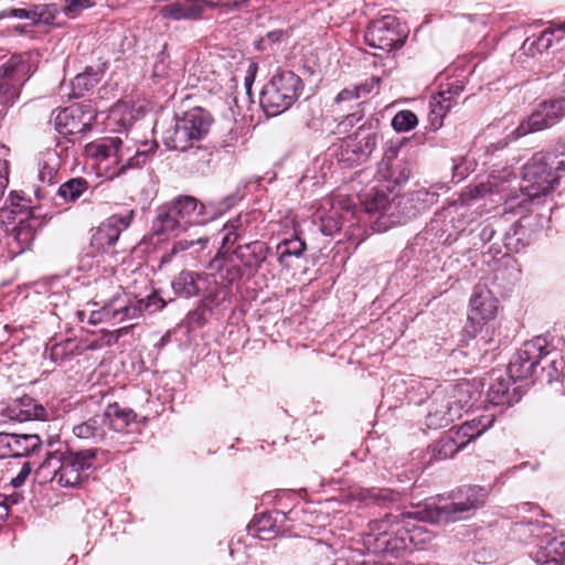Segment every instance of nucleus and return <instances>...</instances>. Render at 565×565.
<instances>
[{
    "label": "nucleus",
    "instance_id": "obj_1",
    "mask_svg": "<svg viewBox=\"0 0 565 565\" xmlns=\"http://www.w3.org/2000/svg\"><path fill=\"white\" fill-rule=\"evenodd\" d=\"M565 170V159L556 153H539L523 168V182L519 193L511 192L505 199L510 210L526 209L529 204L541 203L558 182L556 172Z\"/></svg>",
    "mask_w": 565,
    "mask_h": 565
},
{
    "label": "nucleus",
    "instance_id": "obj_2",
    "mask_svg": "<svg viewBox=\"0 0 565 565\" xmlns=\"http://www.w3.org/2000/svg\"><path fill=\"white\" fill-rule=\"evenodd\" d=\"M85 152L97 161L109 180L121 175L128 169L141 167L149 156V150L140 149L127 134L125 138L105 137L93 141L86 145Z\"/></svg>",
    "mask_w": 565,
    "mask_h": 565
},
{
    "label": "nucleus",
    "instance_id": "obj_3",
    "mask_svg": "<svg viewBox=\"0 0 565 565\" xmlns=\"http://www.w3.org/2000/svg\"><path fill=\"white\" fill-rule=\"evenodd\" d=\"M96 449L51 454L40 465L36 476L41 482H55L63 488H77L87 478L96 459Z\"/></svg>",
    "mask_w": 565,
    "mask_h": 565
},
{
    "label": "nucleus",
    "instance_id": "obj_4",
    "mask_svg": "<svg viewBox=\"0 0 565 565\" xmlns=\"http://www.w3.org/2000/svg\"><path fill=\"white\" fill-rule=\"evenodd\" d=\"M209 220L205 205L193 196L184 195L158 211L152 230L157 235L177 236L191 226L205 224Z\"/></svg>",
    "mask_w": 565,
    "mask_h": 565
},
{
    "label": "nucleus",
    "instance_id": "obj_5",
    "mask_svg": "<svg viewBox=\"0 0 565 565\" xmlns=\"http://www.w3.org/2000/svg\"><path fill=\"white\" fill-rule=\"evenodd\" d=\"M302 81L291 71L274 75L260 93V106L267 116H277L289 109L300 96Z\"/></svg>",
    "mask_w": 565,
    "mask_h": 565
},
{
    "label": "nucleus",
    "instance_id": "obj_6",
    "mask_svg": "<svg viewBox=\"0 0 565 565\" xmlns=\"http://www.w3.org/2000/svg\"><path fill=\"white\" fill-rule=\"evenodd\" d=\"M152 306L154 310L161 309L164 307V302L156 295L147 297L146 300H136L128 294L118 291L104 303L100 310L92 311L88 322L94 326L103 321L121 323L139 318L145 309Z\"/></svg>",
    "mask_w": 565,
    "mask_h": 565
},
{
    "label": "nucleus",
    "instance_id": "obj_7",
    "mask_svg": "<svg viewBox=\"0 0 565 565\" xmlns=\"http://www.w3.org/2000/svg\"><path fill=\"white\" fill-rule=\"evenodd\" d=\"M210 125V115L202 108H193L164 132L163 142L171 150L185 151L207 134Z\"/></svg>",
    "mask_w": 565,
    "mask_h": 565
},
{
    "label": "nucleus",
    "instance_id": "obj_8",
    "mask_svg": "<svg viewBox=\"0 0 565 565\" xmlns=\"http://www.w3.org/2000/svg\"><path fill=\"white\" fill-rule=\"evenodd\" d=\"M405 535L397 516L386 515L369 523L366 545L374 553H394L406 547Z\"/></svg>",
    "mask_w": 565,
    "mask_h": 565
},
{
    "label": "nucleus",
    "instance_id": "obj_9",
    "mask_svg": "<svg viewBox=\"0 0 565 565\" xmlns=\"http://www.w3.org/2000/svg\"><path fill=\"white\" fill-rule=\"evenodd\" d=\"M565 116V97L552 98L537 105L533 113L513 131L514 138L547 129Z\"/></svg>",
    "mask_w": 565,
    "mask_h": 565
},
{
    "label": "nucleus",
    "instance_id": "obj_10",
    "mask_svg": "<svg viewBox=\"0 0 565 565\" xmlns=\"http://www.w3.org/2000/svg\"><path fill=\"white\" fill-rule=\"evenodd\" d=\"M565 116V97L552 98L537 105L533 113L513 131L514 138L547 129Z\"/></svg>",
    "mask_w": 565,
    "mask_h": 565
},
{
    "label": "nucleus",
    "instance_id": "obj_11",
    "mask_svg": "<svg viewBox=\"0 0 565 565\" xmlns=\"http://www.w3.org/2000/svg\"><path fill=\"white\" fill-rule=\"evenodd\" d=\"M565 116V97L552 98L537 105L533 113L513 131L514 138L547 129Z\"/></svg>",
    "mask_w": 565,
    "mask_h": 565
},
{
    "label": "nucleus",
    "instance_id": "obj_12",
    "mask_svg": "<svg viewBox=\"0 0 565 565\" xmlns=\"http://www.w3.org/2000/svg\"><path fill=\"white\" fill-rule=\"evenodd\" d=\"M547 354L546 339L536 337L524 342L509 363L508 372L510 377L523 380L532 376L540 361Z\"/></svg>",
    "mask_w": 565,
    "mask_h": 565
},
{
    "label": "nucleus",
    "instance_id": "obj_13",
    "mask_svg": "<svg viewBox=\"0 0 565 565\" xmlns=\"http://www.w3.org/2000/svg\"><path fill=\"white\" fill-rule=\"evenodd\" d=\"M406 36V31L401 26L397 18L393 15H385L373 21L365 32L366 43L384 51L401 47Z\"/></svg>",
    "mask_w": 565,
    "mask_h": 565
},
{
    "label": "nucleus",
    "instance_id": "obj_14",
    "mask_svg": "<svg viewBox=\"0 0 565 565\" xmlns=\"http://www.w3.org/2000/svg\"><path fill=\"white\" fill-rule=\"evenodd\" d=\"M463 406L456 398V390L449 392H435L426 416V424L431 429H439L450 425L461 416Z\"/></svg>",
    "mask_w": 565,
    "mask_h": 565
},
{
    "label": "nucleus",
    "instance_id": "obj_15",
    "mask_svg": "<svg viewBox=\"0 0 565 565\" xmlns=\"http://www.w3.org/2000/svg\"><path fill=\"white\" fill-rule=\"evenodd\" d=\"M216 278L213 274L182 270L171 282L179 297L210 296L214 292Z\"/></svg>",
    "mask_w": 565,
    "mask_h": 565
},
{
    "label": "nucleus",
    "instance_id": "obj_16",
    "mask_svg": "<svg viewBox=\"0 0 565 565\" xmlns=\"http://www.w3.org/2000/svg\"><path fill=\"white\" fill-rule=\"evenodd\" d=\"M516 177L510 170H502L490 174L486 182L467 188L454 203V206L467 205L471 200L483 198L487 194H503L511 191L510 184Z\"/></svg>",
    "mask_w": 565,
    "mask_h": 565
},
{
    "label": "nucleus",
    "instance_id": "obj_17",
    "mask_svg": "<svg viewBox=\"0 0 565 565\" xmlns=\"http://www.w3.org/2000/svg\"><path fill=\"white\" fill-rule=\"evenodd\" d=\"M452 498L451 502L436 507L439 518L456 521L462 519L466 512L477 509L481 504L479 491L472 487L460 489Z\"/></svg>",
    "mask_w": 565,
    "mask_h": 565
},
{
    "label": "nucleus",
    "instance_id": "obj_18",
    "mask_svg": "<svg viewBox=\"0 0 565 565\" xmlns=\"http://www.w3.org/2000/svg\"><path fill=\"white\" fill-rule=\"evenodd\" d=\"M498 303V299L487 289L473 294L468 313V321L473 327V332H478L482 326L497 317Z\"/></svg>",
    "mask_w": 565,
    "mask_h": 565
},
{
    "label": "nucleus",
    "instance_id": "obj_19",
    "mask_svg": "<svg viewBox=\"0 0 565 565\" xmlns=\"http://www.w3.org/2000/svg\"><path fill=\"white\" fill-rule=\"evenodd\" d=\"M41 445L38 435L0 433V458L28 456Z\"/></svg>",
    "mask_w": 565,
    "mask_h": 565
},
{
    "label": "nucleus",
    "instance_id": "obj_20",
    "mask_svg": "<svg viewBox=\"0 0 565 565\" xmlns=\"http://www.w3.org/2000/svg\"><path fill=\"white\" fill-rule=\"evenodd\" d=\"M398 150L390 147L377 167V175L382 180L394 184L406 182L411 175V166L406 160H397Z\"/></svg>",
    "mask_w": 565,
    "mask_h": 565
},
{
    "label": "nucleus",
    "instance_id": "obj_21",
    "mask_svg": "<svg viewBox=\"0 0 565 565\" xmlns=\"http://www.w3.org/2000/svg\"><path fill=\"white\" fill-rule=\"evenodd\" d=\"M128 226V223L120 216L113 215L103 222L93 233L92 246L99 252L111 247L119 238L120 233Z\"/></svg>",
    "mask_w": 565,
    "mask_h": 565
},
{
    "label": "nucleus",
    "instance_id": "obj_22",
    "mask_svg": "<svg viewBox=\"0 0 565 565\" xmlns=\"http://www.w3.org/2000/svg\"><path fill=\"white\" fill-rule=\"evenodd\" d=\"M84 111L79 106H71L61 111L55 117L54 125L61 135L70 136L82 134L89 127L92 116L85 120Z\"/></svg>",
    "mask_w": 565,
    "mask_h": 565
},
{
    "label": "nucleus",
    "instance_id": "obj_23",
    "mask_svg": "<svg viewBox=\"0 0 565 565\" xmlns=\"http://www.w3.org/2000/svg\"><path fill=\"white\" fill-rule=\"evenodd\" d=\"M31 72L29 57L13 54L0 64V81L24 85Z\"/></svg>",
    "mask_w": 565,
    "mask_h": 565
},
{
    "label": "nucleus",
    "instance_id": "obj_24",
    "mask_svg": "<svg viewBox=\"0 0 565 565\" xmlns=\"http://www.w3.org/2000/svg\"><path fill=\"white\" fill-rule=\"evenodd\" d=\"M534 559L539 564H564L565 534L542 541L534 553Z\"/></svg>",
    "mask_w": 565,
    "mask_h": 565
},
{
    "label": "nucleus",
    "instance_id": "obj_25",
    "mask_svg": "<svg viewBox=\"0 0 565 565\" xmlns=\"http://www.w3.org/2000/svg\"><path fill=\"white\" fill-rule=\"evenodd\" d=\"M73 434L82 439H92L96 443L108 441L113 439V435H108L105 424V416L97 414L87 420L73 427Z\"/></svg>",
    "mask_w": 565,
    "mask_h": 565
},
{
    "label": "nucleus",
    "instance_id": "obj_26",
    "mask_svg": "<svg viewBox=\"0 0 565 565\" xmlns=\"http://www.w3.org/2000/svg\"><path fill=\"white\" fill-rule=\"evenodd\" d=\"M103 416H105V424L110 433H122L125 429L136 420V413L131 408L121 407L118 403L107 405Z\"/></svg>",
    "mask_w": 565,
    "mask_h": 565
},
{
    "label": "nucleus",
    "instance_id": "obj_27",
    "mask_svg": "<svg viewBox=\"0 0 565 565\" xmlns=\"http://www.w3.org/2000/svg\"><path fill=\"white\" fill-rule=\"evenodd\" d=\"M234 253L246 267L257 270L267 258L268 247L265 243L255 241L239 245Z\"/></svg>",
    "mask_w": 565,
    "mask_h": 565
},
{
    "label": "nucleus",
    "instance_id": "obj_28",
    "mask_svg": "<svg viewBox=\"0 0 565 565\" xmlns=\"http://www.w3.org/2000/svg\"><path fill=\"white\" fill-rule=\"evenodd\" d=\"M493 422L494 419L492 416H481L472 420L466 422L452 434L457 438H459V440H463L466 446L470 441L478 438L489 427H491Z\"/></svg>",
    "mask_w": 565,
    "mask_h": 565
},
{
    "label": "nucleus",
    "instance_id": "obj_29",
    "mask_svg": "<svg viewBox=\"0 0 565 565\" xmlns=\"http://www.w3.org/2000/svg\"><path fill=\"white\" fill-rule=\"evenodd\" d=\"M161 14L163 18L171 20H196L202 14V7L175 2L162 7Z\"/></svg>",
    "mask_w": 565,
    "mask_h": 565
},
{
    "label": "nucleus",
    "instance_id": "obj_30",
    "mask_svg": "<svg viewBox=\"0 0 565 565\" xmlns=\"http://www.w3.org/2000/svg\"><path fill=\"white\" fill-rule=\"evenodd\" d=\"M347 145L352 147L353 152H356L359 156L367 157L376 146V137L373 134L359 129L348 138Z\"/></svg>",
    "mask_w": 565,
    "mask_h": 565
},
{
    "label": "nucleus",
    "instance_id": "obj_31",
    "mask_svg": "<svg viewBox=\"0 0 565 565\" xmlns=\"http://www.w3.org/2000/svg\"><path fill=\"white\" fill-rule=\"evenodd\" d=\"M361 203L363 204L364 211L370 214L376 212L385 213L391 209V202L387 194L375 188H372L363 195Z\"/></svg>",
    "mask_w": 565,
    "mask_h": 565
},
{
    "label": "nucleus",
    "instance_id": "obj_32",
    "mask_svg": "<svg viewBox=\"0 0 565 565\" xmlns=\"http://www.w3.org/2000/svg\"><path fill=\"white\" fill-rule=\"evenodd\" d=\"M88 186L86 179L72 178L60 185L57 193L66 202H75Z\"/></svg>",
    "mask_w": 565,
    "mask_h": 565
},
{
    "label": "nucleus",
    "instance_id": "obj_33",
    "mask_svg": "<svg viewBox=\"0 0 565 565\" xmlns=\"http://www.w3.org/2000/svg\"><path fill=\"white\" fill-rule=\"evenodd\" d=\"M557 32L562 33L559 36H557V40L559 41L565 35V23L558 25L556 29L551 28L544 30L537 38L526 39L524 42V47H535L537 52H543L552 45L554 35Z\"/></svg>",
    "mask_w": 565,
    "mask_h": 565
},
{
    "label": "nucleus",
    "instance_id": "obj_34",
    "mask_svg": "<svg viewBox=\"0 0 565 565\" xmlns=\"http://www.w3.org/2000/svg\"><path fill=\"white\" fill-rule=\"evenodd\" d=\"M306 250V243L299 237H292L289 239H285L277 246V252L279 254V263L281 265H287V259L289 257H299Z\"/></svg>",
    "mask_w": 565,
    "mask_h": 565
},
{
    "label": "nucleus",
    "instance_id": "obj_35",
    "mask_svg": "<svg viewBox=\"0 0 565 565\" xmlns=\"http://www.w3.org/2000/svg\"><path fill=\"white\" fill-rule=\"evenodd\" d=\"M109 119L126 129L136 121L137 113L131 105L117 103L110 110Z\"/></svg>",
    "mask_w": 565,
    "mask_h": 565
},
{
    "label": "nucleus",
    "instance_id": "obj_36",
    "mask_svg": "<svg viewBox=\"0 0 565 565\" xmlns=\"http://www.w3.org/2000/svg\"><path fill=\"white\" fill-rule=\"evenodd\" d=\"M462 90V86H451L447 92L439 93L438 97L434 98L431 103V111L436 116L444 117L447 111L452 107V98Z\"/></svg>",
    "mask_w": 565,
    "mask_h": 565
},
{
    "label": "nucleus",
    "instance_id": "obj_37",
    "mask_svg": "<svg viewBox=\"0 0 565 565\" xmlns=\"http://www.w3.org/2000/svg\"><path fill=\"white\" fill-rule=\"evenodd\" d=\"M465 447V441L459 440L454 434L443 437L434 448L439 459L450 458Z\"/></svg>",
    "mask_w": 565,
    "mask_h": 565
},
{
    "label": "nucleus",
    "instance_id": "obj_38",
    "mask_svg": "<svg viewBox=\"0 0 565 565\" xmlns=\"http://www.w3.org/2000/svg\"><path fill=\"white\" fill-rule=\"evenodd\" d=\"M56 174V163L53 154L38 161L36 179L42 184H52Z\"/></svg>",
    "mask_w": 565,
    "mask_h": 565
},
{
    "label": "nucleus",
    "instance_id": "obj_39",
    "mask_svg": "<svg viewBox=\"0 0 565 565\" xmlns=\"http://www.w3.org/2000/svg\"><path fill=\"white\" fill-rule=\"evenodd\" d=\"M14 239L21 245L22 248L28 247L34 239L35 230L32 220L20 221L13 230Z\"/></svg>",
    "mask_w": 565,
    "mask_h": 565
},
{
    "label": "nucleus",
    "instance_id": "obj_40",
    "mask_svg": "<svg viewBox=\"0 0 565 565\" xmlns=\"http://www.w3.org/2000/svg\"><path fill=\"white\" fill-rule=\"evenodd\" d=\"M207 242V237H199L196 239H180L173 243L171 249L162 257V262H170L172 257L180 252L191 249L194 246H200V249H203L206 247Z\"/></svg>",
    "mask_w": 565,
    "mask_h": 565
},
{
    "label": "nucleus",
    "instance_id": "obj_41",
    "mask_svg": "<svg viewBox=\"0 0 565 565\" xmlns=\"http://www.w3.org/2000/svg\"><path fill=\"white\" fill-rule=\"evenodd\" d=\"M78 349V343L76 340L66 339L62 342L55 343L51 348V359L54 362H62L74 354V352Z\"/></svg>",
    "mask_w": 565,
    "mask_h": 565
},
{
    "label": "nucleus",
    "instance_id": "obj_42",
    "mask_svg": "<svg viewBox=\"0 0 565 565\" xmlns=\"http://www.w3.org/2000/svg\"><path fill=\"white\" fill-rule=\"evenodd\" d=\"M418 124L417 116L411 110H401L392 119V126L397 132H406Z\"/></svg>",
    "mask_w": 565,
    "mask_h": 565
},
{
    "label": "nucleus",
    "instance_id": "obj_43",
    "mask_svg": "<svg viewBox=\"0 0 565 565\" xmlns=\"http://www.w3.org/2000/svg\"><path fill=\"white\" fill-rule=\"evenodd\" d=\"M23 85L0 81V105L8 108L19 99Z\"/></svg>",
    "mask_w": 565,
    "mask_h": 565
},
{
    "label": "nucleus",
    "instance_id": "obj_44",
    "mask_svg": "<svg viewBox=\"0 0 565 565\" xmlns=\"http://www.w3.org/2000/svg\"><path fill=\"white\" fill-rule=\"evenodd\" d=\"M95 0H64L63 14L68 19L77 18L84 10L93 8Z\"/></svg>",
    "mask_w": 565,
    "mask_h": 565
},
{
    "label": "nucleus",
    "instance_id": "obj_45",
    "mask_svg": "<svg viewBox=\"0 0 565 565\" xmlns=\"http://www.w3.org/2000/svg\"><path fill=\"white\" fill-rule=\"evenodd\" d=\"M62 9H60L55 3L42 4L36 7V14L39 21L45 24H55L58 25V17L61 15Z\"/></svg>",
    "mask_w": 565,
    "mask_h": 565
},
{
    "label": "nucleus",
    "instance_id": "obj_46",
    "mask_svg": "<svg viewBox=\"0 0 565 565\" xmlns=\"http://www.w3.org/2000/svg\"><path fill=\"white\" fill-rule=\"evenodd\" d=\"M97 83V79L93 78L90 74L83 73L78 74L73 79V89L75 92V95L82 96L85 92L90 90L95 84Z\"/></svg>",
    "mask_w": 565,
    "mask_h": 565
},
{
    "label": "nucleus",
    "instance_id": "obj_47",
    "mask_svg": "<svg viewBox=\"0 0 565 565\" xmlns=\"http://www.w3.org/2000/svg\"><path fill=\"white\" fill-rule=\"evenodd\" d=\"M370 88L367 85H359L352 88L342 89L334 98L335 104H340L342 102H350L353 99H358L361 97V94L370 93Z\"/></svg>",
    "mask_w": 565,
    "mask_h": 565
},
{
    "label": "nucleus",
    "instance_id": "obj_48",
    "mask_svg": "<svg viewBox=\"0 0 565 565\" xmlns=\"http://www.w3.org/2000/svg\"><path fill=\"white\" fill-rule=\"evenodd\" d=\"M238 227H239V224H238L237 220L232 221L224 226V231L226 233L223 237V247H227L237 242V239L239 238V235H241L238 232Z\"/></svg>",
    "mask_w": 565,
    "mask_h": 565
},
{
    "label": "nucleus",
    "instance_id": "obj_49",
    "mask_svg": "<svg viewBox=\"0 0 565 565\" xmlns=\"http://www.w3.org/2000/svg\"><path fill=\"white\" fill-rule=\"evenodd\" d=\"M508 393V384L504 382H499L494 384L489 390V397L494 404H502L505 401V395Z\"/></svg>",
    "mask_w": 565,
    "mask_h": 565
},
{
    "label": "nucleus",
    "instance_id": "obj_50",
    "mask_svg": "<svg viewBox=\"0 0 565 565\" xmlns=\"http://www.w3.org/2000/svg\"><path fill=\"white\" fill-rule=\"evenodd\" d=\"M31 470V463L29 461H24L19 473L11 479L10 486L13 489L20 488L25 482L26 478L30 476Z\"/></svg>",
    "mask_w": 565,
    "mask_h": 565
},
{
    "label": "nucleus",
    "instance_id": "obj_51",
    "mask_svg": "<svg viewBox=\"0 0 565 565\" xmlns=\"http://www.w3.org/2000/svg\"><path fill=\"white\" fill-rule=\"evenodd\" d=\"M9 183V170L8 162L0 159V201L2 200L4 192Z\"/></svg>",
    "mask_w": 565,
    "mask_h": 565
},
{
    "label": "nucleus",
    "instance_id": "obj_52",
    "mask_svg": "<svg viewBox=\"0 0 565 565\" xmlns=\"http://www.w3.org/2000/svg\"><path fill=\"white\" fill-rule=\"evenodd\" d=\"M374 498L377 501L383 500V501L393 502V501L398 500L399 493L384 489V490H379L376 493H374Z\"/></svg>",
    "mask_w": 565,
    "mask_h": 565
},
{
    "label": "nucleus",
    "instance_id": "obj_53",
    "mask_svg": "<svg viewBox=\"0 0 565 565\" xmlns=\"http://www.w3.org/2000/svg\"><path fill=\"white\" fill-rule=\"evenodd\" d=\"M20 499H21V495L19 493H12L9 495H4L2 503H7L9 507L11 504L18 503Z\"/></svg>",
    "mask_w": 565,
    "mask_h": 565
},
{
    "label": "nucleus",
    "instance_id": "obj_54",
    "mask_svg": "<svg viewBox=\"0 0 565 565\" xmlns=\"http://www.w3.org/2000/svg\"><path fill=\"white\" fill-rule=\"evenodd\" d=\"M253 82H254V74L250 73L249 75H247L245 77V88H246V94L247 95H250V89H252Z\"/></svg>",
    "mask_w": 565,
    "mask_h": 565
},
{
    "label": "nucleus",
    "instance_id": "obj_55",
    "mask_svg": "<svg viewBox=\"0 0 565 565\" xmlns=\"http://www.w3.org/2000/svg\"><path fill=\"white\" fill-rule=\"evenodd\" d=\"M8 514V504L0 502V518H3Z\"/></svg>",
    "mask_w": 565,
    "mask_h": 565
},
{
    "label": "nucleus",
    "instance_id": "obj_56",
    "mask_svg": "<svg viewBox=\"0 0 565 565\" xmlns=\"http://www.w3.org/2000/svg\"><path fill=\"white\" fill-rule=\"evenodd\" d=\"M77 316H78L79 321H84V318H85L84 311H77Z\"/></svg>",
    "mask_w": 565,
    "mask_h": 565
},
{
    "label": "nucleus",
    "instance_id": "obj_57",
    "mask_svg": "<svg viewBox=\"0 0 565 565\" xmlns=\"http://www.w3.org/2000/svg\"><path fill=\"white\" fill-rule=\"evenodd\" d=\"M342 207L349 211V210H351V207H354V205H349V204H348V205H344V204H343V205H342Z\"/></svg>",
    "mask_w": 565,
    "mask_h": 565
},
{
    "label": "nucleus",
    "instance_id": "obj_58",
    "mask_svg": "<svg viewBox=\"0 0 565 565\" xmlns=\"http://www.w3.org/2000/svg\"><path fill=\"white\" fill-rule=\"evenodd\" d=\"M40 191H41V190H40V188L35 189V191H34V193H35V195H36L38 198H40Z\"/></svg>",
    "mask_w": 565,
    "mask_h": 565
}]
</instances>
